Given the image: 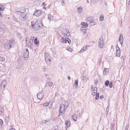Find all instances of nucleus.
Returning <instances> with one entry per match:
<instances>
[{"label": "nucleus", "instance_id": "nucleus-1", "mask_svg": "<svg viewBox=\"0 0 130 130\" xmlns=\"http://www.w3.org/2000/svg\"><path fill=\"white\" fill-rule=\"evenodd\" d=\"M33 22L31 21V25L32 27V28H34V29L36 30H38L42 28L43 26V24L42 22L41 23H37V22L35 23V24H33Z\"/></svg>", "mask_w": 130, "mask_h": 130}, {"label": "nucleus", "instance_id": "nucleus-2", "mask_svg": "<svg viewBox=\"0 0 130 130\" xmlns=\"http://www.w3.org/2000/svg\"><path fill=\"white\" fill-rule=\"evenodd\" d=\"M67 107V106L66 108H65V106L64 104H62L60 105V109L58 111L59 115L58 116H59V115H61L62 113H63L64 112L65 109Z\"/></svg>", "mask_w": 130, "mask_h": 130}, {"label": "nucleus", "instance_id": "nucleus-3", "mask_svg": "<svg viewBox=\"0 0 130 130\" xmlns=\"http://www.w3.org/2000/svg\"><path fill=\"white\" fill-rule=\"evenodd\" d=\"M63 35L65 37H68L70 35V32L69 30L65 28H62V30Z\"/></svg>", "mask_w": 130, "mask_h": 130}, {"label": "nucleus", "instance_id": "nucleus-4", "mask_svg": "<svg viewBox=\"0 0 130 130\" xmlns=\"http://www.w3.org/2000/svg\"><path fill=\"white\" fill-rule=\"evenodd\" d=\"M45 60L47 64L48 63V61L50 62L51 61V60L50 59V54L48 53H45Z\"/></svg>", "mask_w": 130, "mask_h": 130}, {"label": "nucleus", "instance_id": "nucleus-5", "mask_svg": "<svg viewBox=\"0 0 130 130\" xmlns=\"http://www.w3.org/2000/svg\"><path fill=\"white\" fill-rule=\"evenodd\" d=\"M42 92V90L40 92H39V93L37 94V96L38 99L41 100L42 99L44 96V93Z\"/></svg>", "mask_w": 130, "mask_h": 130}, {"label": "nucleus", "instance_id": "nucleus-6", "mask_svg": "<svg viewBox=\"0 0 130 130\" xmlns=\"http://www.w3.org/2000/svg\"><path fill=\"white\" fill-rule=\"evenodd\" d=\"M34 39V37L32 36L31 37L30 39L29 42L28 43H26V46L28 47L31 46L32 43L33 42V40Z\"/></svg>", "mask_w": 130, "mask_h": 130}, {"label": "nucleus", "instance_id": "nucleus-7", "mask_svg": "<svg viewBox=\"0 0 130 130\" xmlns=\"http://www.w3.org/2000/svg\"><path fill=\"white\" fill-rule=\"evenodd\" d=\"M42 12L40 10L36 9L35 13L33 15L36 16H40L42 14Z\"/></svg>", "mask_w": 130, "mask_h": 130}, {"label": "nucleus", "instance_id": "nucleus-8", "mask_svg": "<svg viewBox=\"0 0 130 130\" xmlns=\"http://www.w3.org/2000/svg\"><path fill=\"white\" fill-rule=\"evenodd\" d=\"M6 82L5 80H3L2 82L1 85V89L2 90H4L6 86Z\"/></svg>", "mask_w": 130, "mask_h": 130}, {"label": "nucleus", "instance_id": "nucleus-9", "mask_svg": "<svg viewBox=\"0 0 130 130\" xmlns=\"http://www.w3.org/2000/svg\"><path fill=\"white\" fill-rule=\"evenodd\" d=\"M4 47L6 49H9L12 47H11V45H10L9 43L6 42L5 44Z\"/></svg>", "mask_w": 130, "mask_h": 130}, {"label": "nucleus", "instance_id": "nucleus-10", "mask_svg": "<svg viewBox=\"0 0 130 130\" xmlns=\"http://www.w3.org/2000/svg\"><path fill=\"white\" fill-rule=\"evenodd\" d=\"M67 39H68V38H65L63 37H62L61 38V39L60 40L61 41L60 43H67Z\"/></svg>", "mask_w": 130, "mask_h": 130}, {"label": "nucleus", "instance_id": "nucleus-11", "mask_svg": "<svg viewBox=\"0 0 130 130\" xmlns=\"http://www.w3.org/2000/svg\"><path fill=\"white\" fill-rule=\"evenodd\" d=\"M81 24L82 26V28L87 27L88 25L87 23L82 22H81Z\"/></svg>", "mask_w": 130, "mask_h": 130}, {"label": "nucleus", "instance_id": "nucleus-12", "mask_svg": "<svg viewBox=\"0 0 130 130\" xmlns=\"http://www.w3.org/2000/svg\"><path fill=\"white\" fill-rule=\"evenodd\" d=\"M119 40L120 42V44L122 45L123 43V35L122 34H120V36L119 39Z\"/></svg>", "mask_w": 130, "mask_h": 130}, {"label": "nucleus", "instance_id": "nucleus-13", "mask_svg": "<svg viewBox=\"0 0 130 130\" xmlns=\"http://www.w3.org/2000/svg\"><path fill=\"white\" fill-rule=\"evenodd\" d=\"M97 88L96 87H95L94 88V89L93 90V92L92 93V94L93 96L95 95L96 94V93H97Z\"/></svg>", "mask_w": 130, "mask_h": 130}, {"label": "nucleus", "instance_id": "nucleus-14", "mask_svg": "<svg viewBox=\"0 0 130 130\" xmlns=\"http://www.w3.org/2000/svg\"><path fill=\"white\" fill-rule=\"evenodd\" d=\"M88 46L85 45L84 46L82 49L79 52L80 53H82L84 51H86L87 49V47H88Z\"/></svg>", "mask_w": 130, "mask_h": 130}, {"label": "nucleus", "instance_id": "nucleus-15", "mask_svg": "<svg viewBox=\"0 0 130 130\" xmlns=\"http://www.w3.org/2000/svg\"><path fill=\"white\" fill-rule=\"evenodd\" d=\"M120 48L118 47V49L116 50V55L117 56L119 57L120 56Z\"/></svg>", "mask_w": 130, "mask_h": 130}, {"label": "nucleus", "instance_id": "nucleus-16", "mask_svg": "<svg viewBox=\"0 0 130 130\" xmlns=\"http://www.w3.org/2000/svg\"><path fill=\"white\" fill-rule=\"evenodd\" d=\"M14 40L13 39H12L11 40H9V44L10 45H11V47L13 46L14 44Z\"/></svg>", "mask_w": 130, "mask_h": 130}, {"label": "nucleus", "instance_id": "nucleus-17", "mask_svg": "<svg viewBox=\"0 0 130 130\" xmlns=\"http://www.w3.org/2000/svg\"><path fill=\"white\" fill-rule=\"evenodd\" d=\"M14 13L18 15H20L21 16H22L23 15H22V14L21 13V11L20 10L15 11H14Z\"/></svg>", "mask_w": 130, "mask_h": 130}, {"label": "nucleus", "instance_id": "nucleus-18", "mask_svg": "<svg viewBox=\"0 0 130 130\" xmlns=\"http://www.w3.org/2000/svg\"><path fill=\"white\" fill-rule=\"evenodd\" d=\"M78 79H76L75 82L74 84H73V86L75 87L76 88H77L78 87Z\"/></svg>", "mask_w": 130, "mask_h": 130}, {"label": "nucleus", "instance_id": "nucleus-19", "mask_svg": "<svg viewBox=\"0 0 130 130\" xmlns=\"http://www.w3.org/2000/svg\"><path fill=\"white\" fill-rule=\"evenodd\" d=\"M96 24V23L94 21H93V20H92L90 21L89 24L91 26H93Z\"/></svg>", "mask_w": 130, "mask_h": 130}, {"label": "nucleus", "instance_id": "nucleus-20", "mask_svg": "<svg viewBox=\"0 0 130 130\" xmlns=\"http://www.w3.org/2000/svg\"><path fill=\"white\" fill-rule=\"evenodd\" d=\"M23 55L25 58H27L29 55V52H24Z\"/></svg>", "mask_w": 130, "mask_h": 130}, {"label": "nucleus", "instance_id": "nucleus-21", "mask_svg": "<svg viewBox=\"0 0 130 130\" xmlns=\"http://www.w3.org/2000/svg\"><path fill=\"white\" fill-rule=\"evenodd\" d=\"M65 125L67 127H69L70 125V122L69 121L67 120L65 122Z\"/></svg>", "mask_w": 130, "mask_h": 130}, {"label": "nucleus", "instance_id": "nucleus-22", "mask_svg": "<svg viewBox=\"0 0 130 130\" xmlns=\"http://www.w3.org/2000/svg\"><path fill=\"white\" fill-rule=\"evenodd\" d=\"M108 69L105 68L104 69L103 73L105 75H106V73L108 72Z\"/></svg>", "mask_w": 130, "mask_h": 130}, {"label": "nucleus", "instance_id": "nucleus-23", "mask_svg": "<svg viewBox=\"0 0 130 130\" xmlns=\"http://www.w3.org/2000/svg\"><path fill=\"white\" fill-rule=\"evenodd\" d=\"M83 8L81 6L79 7L77 9V10L79 13H81L83 10Z\"/></svg>", "mask_w": 130, "mask_h": 130}, {"label": "nucleus", "instance_id": "nucleus-24", "mask_svg": "<svg viewBox=\"0 0 130 130\" xmlns=\"http://www.w3.org/2000/svg\"><path fill=\"white\" fill-rule=\"evenodd\" d=\"M21 9V10H20V11H21V13L22 14L25 11V9L23 8H21L20 9V10Z\"/></svg>", "mask_w": 130, "mask_h": 130}, {"label": "nucleus", "instance_id": "nucleus-25", "mask_svg": "<svg viewBox=\"0 0 130 130\" xmlns=\"http://www.w3.org/2000/svg\"><path fill=\"white\" fill-rule=\"evenodd\" d=\"M104 44L103 42H99V46L100 48H102Z\"/></svg>", "mask_w": 130, "mask_h": 130}, {"label": "nucleus", "instance_id": "nucleus-26", "mask_svg": "<svg viewBox=\"0 0 130 130\" xmlns=\"http://www.w3.org/2000/svg\"><path fill=\"white\" fill-rule=\"evenodd\" d=\"M5 58L2 55H0V61H3L5 60Z\"/></svg>", "mask_w": 130, "mask_h": 130}, {"label": "nucleus", "instance_id": "nucleus-27", "mask_svg": "<svg viewBox=\"0 0 130 130\" xmlns=\"http://www.w3.org/2000/svg\"><path fill=\"white\" fill-rule=\"evenodd\" d=\"M5 9V7L3 5H0V11H3Z\"/></svg>", "mask_w": 130, "mask_h": 130}, {"label": "nucleus", "instance_id": "nucleus-28", "mask_svg": "<svg viewBox=\"0 0 130 130\" xmlns=\"http://www.w3.org/2000/svg\"><path fill=\"white\" fill-rule=\"evenodd\" d=\"M109 83V81L108 80H106L105 83V86H108Z\"/></svg>", "mask_w": 130, "mask_h": 130}, {"label": "nucleus", "instance_id": "nucleus-29", "mask_svg": "<svg viewBox=\"0 0 130 130\" xmlns=\"http://www.w3.org/2000/svg\"><path fill=\"white\" fill-rule=\"evenodd\" d=\"M50 50H51L52 51V53L53 55V56L54 57H57V54L55 51H53L52 50V48L50 49Z\"/></svg>", "mask_w": 130, "mask_h": 130}, {"label": "nucleus", "instance_id": "nucleus-30", "mask_svg": "<svg viewBox=\"0 0 130 130\" xmlns=\"http://www.w3.org/2000/svg\"><path fill=\"white\" fill-rule=\"evenodd\" d=\"M72 117H73V120L74 121H76L77 120V118L76 115H73L72 116Z\"/></svg>", "mask_w": 130, "mask_h": 130}, {"label": "nucleus", "instance_id": "nucleus-31", "mask_svg": "<svg viewBox=\"0 0 130 130\" xmlns=\"http://www.w3.org/2000/svg\"><path fill=\"white\" fill-rule=\"evenodd\" d=\"M49 121V119H47L46 120H43L42 121V122L44 123H45L48 122Z\"/></svg>", "mask_w": 130, "mask_h": 130}, {"label": "nucleus", "instance_id": "nucleus-32", "mask_svg": "<svg viewBox=\"0 0 130 130\" xmlns=\"http://www.w3.org/2000/svg\"><path fill=\"white\" fill-rule=\"evenodd\" d=\"M50 104V102L47 103V102H46L43 104V105L44 106H46Z\"/></svg>", "mask_w": 130, "mask_h": 130}, {"label": "nucleus", "instance_id": "nucleus-33", "mask_svg": "<svg viewBox=\"0 0 130 130\" xmlns=\"http://www.w3.org/2000/svg\"><path fill=\"white\" fill-rule=\"evenodd\" d=\"M34 42L36 45H37L39 43V41H38L36 38L34 40Z\"/></svg>", "mask_w": 130, "mask_h": 130}, {"label": "nucleus", "instance_id": "nucleus-34", "mask_svg": "<svg viewBox=\"0 0 130 130\" xmlns=\"http://www.w3.org/2000/svg\"><path fill=\"white\" fill-rule=\"evenodd\" d=\"M45 75L46 77L47 78V80H48V81H50V80L51 78L50 77L49 75L48 74H45Z\"/></svg>", "mask_w": 130, "mask_h": 130}, {"label": "nucleus", "instance_id": "nucleus-35", "mask_svg": "<svg viewBox=\"0 0 130 130\" xmlns=\"http://www.w3.org/2000/svg\"><path fill=\"white\" fill-rule=\"evenodd\" d=\"M21 20L22 21H24L26 19V17H21Z\"/></svg>", "mask_w": 130, "mask_h": 130}, {"label": "nucleus", "instance_id": "nucleus-36", "mask_svg": "<svg viewBox=\"0 0 130 130\" xmlns=\"http://www.w3.org/2000/svg\"><path fill=\"white\" fill-rule=\"evenodd\" d=\"M17 62L19 64H20L21 63L22 60L21 59H18L17 60Z\"/></svg>", "mask_w": 130, "mask_h": 130}, {"label": "nucleus", "instance_id": "nucleus-37", "mask_svg": "<svg viewBox=\"0 0 130 130\" xmlns=\"http://www.w3.org/2000/svg\"><path fill=\"white\" fill-rule=\"evenodd\" d=\"M66 49L67 50L71 52L72 51V50L70 47H68L66 48Z\"/></svg>", "mask_w": 130, "mask_h": 130}, {"label": "nucleus", "instance_id": "nucleus-38", "mask_svg": "<svg viewBox=\"0 0 130 130\" xmlns=\"http://www.w3.org/2000/svg\"><path fill=\"white\" fill-rule=\"evenodd\" d=\"M96 96L95 97V99L96 100H98L99 97V93H96Z\"/></svg>", "mask_w": 130, "mask_h": 130}, {"label": "nucleus", "instance_id": "nucleus-39", "mask_svg": "<svg viewBox=\"0 0 130 130\" xmlns=\"http://www.w3.org/2000/svg\"><path fill=\"white\" fill-rule=\"evenodd\" d=\"M80 30L81 31H82L83 32H85L86 31V29L84 28H81Z\"/></svg>", "mask_w": 130, "mask_h": 130}, {"label": "nucleus", "instance_id": "nucleus-40", "mask_svg": "<svg viewBox=\"0 0 130 130\" xmlns=\"http://www.w3.org/2000/svg\"><path fill=\"white\" fill-rule=\"evenodd\" d=\"M54 17H48V19L50 21L51 20H53Z\"/></svg>", "mask_w": 130, "mask_h": 130}, {"label": "nucleus", "instance_id": "nucleus-41", "mask_svg": "<svg viewBox=\"0 0 130 130\" xmlns=\"http://www.w3.org/2000/svg\"><path fill=\"white\" fill-rule=\"evenodd\" d=\"M112 82H110V83H109V86L110 88H111L112 87Z\"/></svg>", "mask_w": 130, "mask_h": 130}, {"label": "nucleus", "instance_id": "nucleus-42", "mask_svg": "<svg viewBox=\"0 0 130 130\" xmlns=\"http://www.w3.org/2000/svg\"><path fill=\"white\" fill-rule=\"evenodd\" d=\"M48 85L49 86H51L53 84V83L51 82H49L48 83Z\"/></svg>", "mask_w": 130, "mask_h": 130}, {"label": "nucleus", "instance_id": "nucleus-43", "mask_svg": "<svg viewBox=\"0 0 130 130\" xmlns=\"http://www.w3.org/2000/svg\"><path fill=\"white\" fill-rule=\"evenodd\" d=\"M110 106V104L109 103H108V105H107V108L106 109V112L107 111V110L109 108V107Z\"/></svg>", "mask_w": 130, "mask_h": 130}, {"label": "nucleus", "instance_id": "nucleus-44", "mask_svg": "<svg viewBox=\"0 0 130 130\" xmlns=\"http://www.w3.org/2000/svg\"><path fill=\"white\" fill-rule=\"evenodd\" d=\"M104 17H100V20L101 21H102L104 20Z\"/></svg>", "mask_w": 130, "mask_h": 130}, {"label": "nucleus", "instance_id": "nucleus-45", "mask_svg": "<svg viewBox=\"0 0 130 130\" xmlns=\"http://www.w3.org/2000/svg\"><path fill=\"white\" fill-rule=\"evenodd\" d=\"M98 83V81L97 79L95 80V84H97Z\"/></svg>", "mask_w": 130, "mask_h": 130}, {"label": "nucleus", "instance_id": "nucleus-46", "mask_svg": "<svg viewBox=\"0 0 130 130\" xmlns=\"http://www.w3.org/2000/svg\"><path fill=\"white\" fill-rule=\"evenodd\" d=\"M3 123V121L1 119H0V125H2Z\"/></svg>", "mask_w": 130, "mask_h": 130}, {"label": "nucleus", "instance_id": "nucleus-47", "mask_svg": "<svg viewBox=\"0 0 130 130\" xmlns=\"http://www.w3.org/2000/svg\"><path fill=\"white\" fill-rule=\"evenodd\" d=\"M99 40H100V41L103 42V39L102 37H100V39H99Z\"/></svg>", "mask_w": 130, "mask_h": 130}, {"label": "nucleus", "instance_id": "nucleus-48", "mask_svg": "<svg viewBox=\"0 0 130 130\" xmlns=\"http://www.w3.org/2000/svg\"><path fill=\"white\" fill-rule=\"evenodd\" d=\"M103 98L104 96L103 95H101L100 96V99L101 100Z\"/></svg>", "mask_w": 130, "mask_h": 130}, {"label": "nucleus", "instance_id": "nucleus-49", "mask_svg": "<svg viewBox=\"0 0 130 130\" xmlns=\"http://www.w3.org/2000/svg\"><path fill=\"white\" fill-rule=\"evenodd\" d=\"M92 20L91 19V18L90 17H89L88 18V20L89 22H90V21Z\"/></svg>", "mask_w": 130, "mask_h": 130}, {"label": "nucleus", "instance_id": "nucleus-50", "mask_svg": "<svg viewBox=\"0 0 130 130\" xmlns=\"http://www.w3.org/2000/svg\"><path fill=\"white\" fill-rule=\"evenodd\" d=\"M13 20L15 21H16L17 20V19L15 17H13Z\"/></svg>", "mask_w": 130, "mask_h": 130}, {"label": "nucleus", "instance_id": "nucleus-51", "mask_svg": "<svg viewBox=\"0 0 130 130\" xmlns=\"http://www.w3.org/2000/svg\"><path fill=\"white\" fill-rule=\"evenodd\" d=\"M67 41L68 42V43L69 44H70L71 43V41L70 39L68 38V39H67Z\"/></svg>", "mask_w": 130, "mask_h": 130}, {"label": "nucleus", "instance_id": "nucleus-52", "mask_svg": "<svg viewBox=\"0 0 130 130\" xmlns=\"http://www.w3.org/2000/svg\"><path fill=\"white\" fill-rule=\"evenodd\" d=\"M17 35L19 36H20V37L21 38L20 39H21V38H22V37L21 36V35L19 33H18L17 34Z\"/></svg>", "mask_w": 130, "mask_h": 130}, {"label": "nucleus", "instance_id": "nucleus-53", "mask_svg": "<svg viewBox=\"0 0 130 130\" xmlns=\"http://www.w3.org/2000/svg\"><path fill=\"white\" fill-rule=\"evenodd\" d=\"M119 24H120V26L122 27V21L121 20L120 22H119Z\"/></svg>", "mask_w": 130, "mask_h": 130}, {"label": "nucleus", "instance_id": "nucleus-54", "mask_svg": "<svg viewBox=\"0 0 130 130\" xmlns=\"http://www.w3.org/2000/svg\"><path fill=\"white\" fill-rule=\"evenodd\" d=\"M46 4H45V3L44 2H43L42 3V6H45L46 5Z\"/></svg>", "mask_w": 130, "mask_h": 130}, {"label": "nucleus", "instance_id": "nucleus-55", "mask_svg": "<svg viewBox=\"0 0 130 130\" xmlns=\"http://www.w3.org/2000/svg\"><path fill=\"white\" fill-rule=\"evenodd\" d=\"M4 29L2 28H0V31H4Z\"/></svg>", "mask_w": 130, "mask_h": 130}, {"label": "nucleus", "instance_id": "nucleus-56", "mask_svg": "<svg viewBox=\"0 0 130 130\" xmlns=\"http://www.w3.org/2000/svg\"><path fill=\"white\" fill-rule=\"evenodd\" d=\"M28 40V38L27 37H26L25 39V41L26 42V43H28L27 41Z\"/></svg>", "mask_w": 130, "mask_h": 130}, {"label": "nucleus", "instance_id": "nucleus-57", "mask_svg": "<svg viewBox=\"0 0 130 130\" xmlns=\"http://www.w3.org/2000/svg\"><path fill=\"white\" fill-rule=\"evenodd\" d=\"M65 1V0H62L61 2L62 3H63V4H64L65 3V2H64Z\"/></svg>", "mask_w": 130, "mask_h": 130}, {"label": "nucleus", "instance_id": "nucleus-58", "mask_svg": "<svg viewBox=\"0 0 130 130\" xmlns=\"http://www.w3.org/2000/svg\"><path fill=\"white\" fill-rule=\"evenodd\" d=\"M42 70L43 71H45L46 70L45 68H43L42 69Z\"/></svg>", "mask_w": 130, "mask_h": 130}, {"label": "nucleus", "instance_id": "nucleus-59", "mask_svg": "<svg viewBox=\"0 0 130 130\" xmlns=\"http://www.w3.org/2000/svg\"><path fill=\"white\" fill-rule=\"evenodd\" d=\"M91 89L92 90L93 89V86L92 85H91Z\"/></svg>", "mask_w": 130, "mask_h": 130}, {"label": "nucleus", "instance_id": "nucleus-60", "mask_svg": "<svg viewBox=\"0 0 130 130\" xmlns=\"http://www.w3.org/2000/svg\"><path fill=\"white\" fill-rule=\"evenodd\" d=\"M5 119L6 120H9L8 117H7L5 118Z\"/></svg>", "mask_w": 130, "mask_h": 130}, {"label": "nucleus", "instance_id": "nucleus-61", "mask_svg": "<svg viewBox=\"0 0 130 130\" xmlns=\"http://www.w3.org/2000/svg\"><path fill=\"white\" fill-rule=\"evenodd\" d=\"M68 79L69 80L70 79V77L69 76H68Z\"/></svg>", "mask_w": 130, "mask_h": 130}, {"label": "nucleus", "instance_id": "nucleus-62", "mask_svg": "<svg viewBox=\"0 0 130 130\" xmlns=\"http://www.w3.org/2000/svg\"><path fill=\"white\" fill-rule=\"evenodd\" d=\"M10 130H15V129L14 128H11Z\"/></svg>", "mask_w": 130, "mask_h": 130}, {"label": "nucleus", "instance_id": "nucleus-63", "mask_svg": "<svg viewBox=\"0 0 130 130\" xmlns=\"http://www.w3.org/2000/svg\"><path fill=\"white\" fill-rule=\"evenodd\" d=\"M104 4H105L106 5H107V3L105 2V1H104Z\"/></svg>", "mask_w": 130, "mask_h": 130}, {"label": "nucleus", "instance_id": "nucleus-64", "mask_svg": "<svg viewBox=\"0 0 130 130\" xmlns=\"http://www.w3.org/2000/svg\"><path fill=\"white\" fill-rule=\"evenodd\" d=\"M51 6V4H50L48 5V8H50V7Z\"/></svg>", "mask_w": 130, "mask_h": 130}]
</instances>
